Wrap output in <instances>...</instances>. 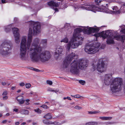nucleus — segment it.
Listing matches in <instances>:
<instances>
[{
	"instance_id": "obj_31",
	"label": "nucleus",
	"mask_w": 125,
	"mask_h": 125,
	"mask_svg": "<svg viewBox=\"0 0 125 125\" xmlns=\"http://www.w3.org/2000/svg\"><path fill=\"white\" fill-rule=\"evenodd\" d=\"M79 83L82 85H84L85 84V82L84 81L81 80L79 81Z\"/></svg>"
},
{
	"instance_id": "obj_4",
	"label": "nucleus",
	"mask_w": 125,
	"mask_h": 125,
	"mask_svg": "<svg viewBox=\"0 0 125 125\" xmlns=\"http://www.w3.org/2000/svg\"><path fill=\"white\" fill-rule=\"evenodd\" d=\"M101 35L104 39L107 38L106 42L108 44L113 43L114 42L113 37V33L111 30H108L105 32H102L100 34L95 33L94 35L95 37H97Z\"/></svg>"
},
{
	"instance_id": "obj_46",
	"label": "nucleus",
	"mask_w": 125,
	"mask_h": 125,
	"mask_svg": "<svg viewBox=\"0 0 125 125\" xmlns=\"http://www.w3.org/2000/svg\"><path fill=\"white\" fill-rule=\"evenodd\" d=\"M7 0H1L2 2L3 3H5L6 2H7Z\"/></svg>"
},
{
	"instance_id": "obj_57",
	"label": "nucleus",
	"mask_w": 125,
	"mask_h": 125,
	"mask_svg": "<svg viewBox=\"0 0 125 125\" xmlns=\"http://www.w3.org/2000/svg\"><path fill=\"white\" fill-rule=\"evenodd\" d=\"M54 10H55V11H58V10L57 9V8H55V9H54Z\"/></svg>"
},
{
	"instance_id": "obj_2",
	"label": "nucleus",
	"mask_w": 125,
	"mask_h": 125,
	"mask_svg": "<svg viewBox=\"0 0 125 125\" xmlns=\"http://www.w3.org/2000/svg\"><path fill=\"white\" fill-rule=\"evenodd\" d=\"M99 30V28L96 27H87L83 29L80 28L76 29L74 31L72 39L66 45V49L69 51L71 47L73 49L76 48L82 44L83 39L81 36L80 32L82 31L85 34H89L91 33H97Z\"/></svg>"
},
{
	"instance_id": "obj_60",
	"label": "nucleus",
	"mask_w": 125,
	"mask_h": 125,
	"mask_svg": "<svg viewBox=\"0 0 125 125\" xmlns=\"http://www.w3.org/2000/svg\"><path fill=\"white\" fill-rule=\"evenodd\" d=\"M33 94V93L32 92H31L30 93H29V95L30 94Z\"/></svg>"
},
{
	"instance_id": "obj_12",
	"label": "nucleus",
	"mask_w": 125,
	"mask_h": 125,
	"mask_svg": "<svg viewBox=\"0 0 125 125\" xmlns=\"http://www.w3.org/2000/svg\"><path fill=\"white\" fill-rule=\"evenodd\" d=\"M13 32L14 34L15 42L19 44L20 41V36L19 33V29L17 28H14L13 29Z\"/></svg>"
},
{
	"instance_id": "obj_64",
	"label": "nucleus",
	"mask_w": 125,
	"mask_h": 125,
	"mask_svg": "<svg viewBox=\"0 0 125 125\" xmlns=\"http://www.w3.org/2000/svg\"><path fill=\"white\" fill-rule=\"evenodd\" d=\"M76 0H70L71 1H75Z\"/></svg>"
},
{
	"instance_id": "obj_50",
	"label": "nucleus",
	"mask_w": 125,
	"mask_h": 125,
	"mask_svg": "<svg viewBox=\"0 0 125 125\" xmlns=\"http://www.w3.org/2000/svg\"><path fill=\"white\" fill-rule=\"evenodd\" d=\"M33 70L37 72L40 71L38 69L34 68H33Z\"/></svg>"
},
{
	"instance_id": "obj_8",
	"label": "nucleus",
	"mask_w": 125,
	"mask_h": 125,
	"mask_svg": "<svg viewBox=\"0 0 125 125\" xmlns=\"http://www.w3.org/2000/svg\"><path fill=\"white\" fill-rule=\"evenodd\" d=\"M78 55H76L74 53L72 52L67 56L66 59L63 61L62 66L64 68H66L69 65L70 62L74 59H77Z\"/></svg>"
},
{
	"instance_id": "obj_23",
	"label": "nucleus",
	"mask_w": 125,
	"mask_h": 125,
	"mask_svg": "<svg viewBox=\"0 0 125 125\" xmlns=\"http://www.w3.org/2000/svg\"><path fill=\"white\" fill-rule=\"evenodd\" d=\"M68 40L67 38L65 37L63 39H62L61 41V42H64L65 43H67L68 42Z\"/></svg>"
},
{
	"instance_id": "obj_10",
	"label": "nucleus",
	"mask_w": 125,
	"mask_h": 125,
	"mask_svg": "<svg viewBox=\"0 0 125 125\" xmlns=\"http://www.w3.org/2000/svg\"><path fill=\"white\" fill-rule=\"evenodd\" d=\"M79 68L78 65V63L74 60L71 64L70 68V72L74 74H77L80 72Z\"/></svg>"
},
{
	"instance_id": "obj_33",
	"label": "nucleus",
	"mask_w": 125,
	"mask_h": 125,
	"mask_svg": "<svg viewBox=\"0 0 125 125\" xmlns=\"http://www.w3.org/2000/svg\"><path fill=\"white\" fill-rule=\"evenodd\" d=\"M65 28H68V29H71V28L70 26V24H66L65 25Z\"/></svg>"
},
{
	"instance_id": "obj_24",
	"label": "nucleus",
	"mask_w": 125,
	"mask_h": 125,
	"mask_svg": "<svg viewBox=\"0 0 125 125\" xmlns=\"http://www.w3.org/2000/svg\"><path fill=\"white\" fill-rule=\"evenodd\" d=\"M112 9L113 10L115 11H113V12L114 13L117 14H118V13H116V11H118V10H118V9L116 6H115L114 7H112Z\"/></svg>"
},
{
	"instance_id": "obj_53",
	"label": "nucleus",
	"mask_w": 125,
	"mask_h": 125,
	"mask_svg": "<svg viewBox=\"0 0 125 125\" xmlns=\"http://www.w3.org/2000/svg\"><path fill=\"white\" fill-rule=\"evenodd\" d=\"M28 68L32 70H33V68L31 67H29Z\"/></svg>"
},
{
	"instance_id": "obj_29",
	"label": "nucleus",
	"mask_w": 125,
	"mask_h": 125,
	"mask_svg": "<svg viewBox=\"0 0 125 125\" xmlns=\"http://www.w3.org/2000/svg\"><path fill=\"white\" fill-rule=\"evenodd\" d=\"M115 123V122H107L104 123V124H105L106 125H113Z\"/></svg>"
},
{
	"instance_id": "obj_41",
	"label": "nucleus",
	"mask_w": 125,
	"mask_h": 125,
	"mask_svg": "<svg viewBox=\"0 0 125 125\" xmlns=\"http://www.w3.org/2000/svg\"><path fill=\"white\" fill-rule=\"evenodd\" d=\"M26 101L25 104L26 105H29V101H30V100L29 99H26L25 101Z\"/></svg>"
},
{
	"instance_id": "obj_37",
	"label": "nucleus",
	"mask_w": 125,
	"mask_h": 125,
	"mask_svg": "<svg viewBox=\"0 0 125 125\" xmlns=\"http://www.w3.org/2000/svg\"><path fill=\"white\" fill-rule=\"evenodd\" d=\"M74 108L76 109L80 110L82 109V107L78 106L77 105L75 106L74 107Z\"/></svg>"
},
{
	"instance_id": "obj_16",
	"label": "nucleus",
	"mask_w": 125,
	"mask_h": 125,
	"mask_svg": "<svg viewBox=\"0 0 125 125\" xmlns=\"http://www.w3.org/2000/svg\"><path fill=\"white\" fill-rule=\"evenodd\" d=\"M48 5L51 7H58L59 5L58 3L55 2L53 1H51L48 3Z\"/></svg>"
},
{
	"instance_id": "obj_48",
	"label": "nucleus",
	"mask_w": 125,
	"mask_h": 125,
	"mask_svg": "<svg viewBox=\"0 0 125 125\" xmlns=\"http://www.w3.org/2000/svg\"><path fill=\"white\" fill-rule=\"evenodd\" d=\"M1 84L3 86H4L6 84V82H2L1 83Z\"/></svg>"
},
{
	"instance_id": "obj_3",
	"label": "nucleus",
	"mask_w": 125,
	"mask_h": 125,
	"mask_svg": "<svg viewBox=\"0 0 125 125\" xmlns=\"http://www.w3.org/2000/svg\"><path fill=\"white\" fill-rule=\"evenodd\" d=\"M111 74H105L104 77V82L106 85L110 84V93L113 95H117L123 87V80L120 77H116L112 80Z\"/></svg>"
},
{
	"instance_id": "obj_6",
	"label": "nucleus",
	"mask_w": 125,
	"mask_h": 125,
	"mask_svg": "<svg viewBox=\"0 0 125 125\" xmlns=\"http://www.w3.org/2000/svg\"><path fill=\"white\" fill-rule=\"evenodd\" d=\"M79 8H82L84 9H85L88 10H91L95 12V11H98L108 13V11L106 8L105 6H102L98 8L96 7L93 5L91 6H82L79 7Z\"/></svg>"
},
{
	"instance_id": "obj_36",
	"label": "nucleus",
	"mask_w": 125,
	"mask_h": 125,
	"mask_svg": "<svg viewBox=\"0 0 125 125\" xmlns=\"http://www.w3.org/2000/svg\"><path fill=\"white\" fill-rule=\"evenodd\" d=\"M121 31L123 32V33L124 34H125V27L123 28V27H122L123 26H121Z\"/></svg>"
},
{
	"instance_id": "obj_51",
	"label": "nucleus",
	"mask_w": 125,
	"mask_h": 125,
	"mask_svg": "<svg viewBox=\"0 0 125 125\" xmlns=\"http://www.w3.org/2000/svg\"><path fill=\"white\" fill-rule=\"evenodd\" d=\"M20 124V123L19 122H17L15 123V124L16 125H18Z\"/></svg>"
},
{
	"instance_id": "obj_30",
	"label": "nucleus",
	"mask_w": 125,
	"mask_h": 125,
	"mask_svg": "<svg viewBox=\"0 0 125 125\" xmlns=\"http://www.w3.org/2000/svg\"><path fill=\"white\" fill-rule=\"evenodd\" d=\"M47 91H51V92H54L55 93H57V92L59 91L58 90H52V89L51 88H49L47 90Z\"/></svg>"
},
{
	"instance_id": "obj_26",
	"label": "nucleus",
	"mask_w": 125,
	"mask_h": 125,
	"mask_svg": "<svg viewBox=\"0 0 125 125\" xmlns=\"http://www.w3.org/2000/svg\"><path fill=\"white\" fill-rule=\"evenodd\" d=\"M71 96L76 98H81V97H83L80 96L79 94H77L76 95H71Z\"/></svg>"
},
{
	"instance_id": "obj_44",
	"label": "nucleus",
	"mask_w": 125,
	"mask_h": 125,
	"mask_svg": "<svg viewBox=\"0 0 125 125\" xmlns=\"http://www.w3.org/2000/svg\"><path fill=\"white\" fill-rule=\"evenodd\" d=\"M66 99H68L70 100H72V99L70 98V97H69L68 96H67L66 97H64L63 98V99L64 100H65Z\"/></svg>"
},
{
	"instance_id": "obj_58",
	"label": "nucleus",
	"mask_w": 125,
	"mask_h": 125,
	"mask_svg": "<svg viewBox=\"0 0 125 125\" xmlns=\"http://www.w3.org/2000/svg\"><path fill=\"white\" fill-rule=\"evenodd\" d=\"M9 115H10V114L9 113H7L6 115V116H9Z\"/></svg>"
},
{
	"instance_id": "obj_61",
	"label": "nucleus",
	"mask_w": 125,
	"mask_h": 125,
	"mask_svg": "<svg viewBox=\"0 0 125 125\" xmlns=\"http://www.w3.org/2000/svg\"><path fill=\"white\" fill-rule=\"evenodd\" d=\"M2 116V115L1 114H0V117H1Z\"/></svg>"
},
{
	"instance_id": "obj_25",
	"label": "nucleus",
	"mask_w": 125,
	"mask_h": 125,
	"mask_svg": "<svg viewBox=\"0 0 125 125\" xmlns=\"http://www.w3.org/2000/svg\"><path fill=\"white\" fill-rule=\"evenodd\" d=\"M88 113L89 114H93L99 113V111H88Z\"/></svg>"
},
{
	"instance_id": "obj_15",
	"label": "nucleus",
	"mask_w": 125,
	"mask_h": 125,
	"mask_svg": "<svg viewBox=\"0 0 125 125\" xmlns=\"http://www.w3.org/2000/svg\"><path fill=\"white\" fill-rule=\"evenodd\" d=\"M114 38L117 40L123 42L124 40H125V35L115 36L114 37Z\"/></svg>"
},
{
	"instance_id": "obj_21",
	"label": "nucleus",
	"mask_w": 125,
	"mask_h": 125,
	"mask_svg": "<svg viewBox=\"0 0 125 125\" xmlns=\"http://www.w3.org/2000/svg\"><path fill=\"white\" fill-rule=\"evenodd\" d=\"M52 116L50 114L48 113L43 117V118L47 119H50L52 118Z\"/></svg>"
},
{
	"instance_id": "obj_35",
	"label": "nucleus",
	"mask_w": 125,
	"mask_h": 125,
	"mask_svg": "<svg viewBox=\"0 0 125 125\" xmlns=\"http://www.w3.org/2000/svg\"><path fill=\"white\" fill-rule=\"evenodd\" d=\"M46 83L47 84L51 85L52 84V81L50 80H47Z\"/></svg>"
},
{
	"instance_id": "obj_49",
	"label": "nucleus",
	"mask_w": 125,
	"mask_h": 125,
	"mask_svg": "<svg viewBox=\"0 0 125 125\" xmlns=\"http://www.w3.org/2000/svg\"><path fill=\"white\" fill-rule=\"evenodd\" d=\"M7 122V120H5L3 121L1 123H6Z\"/></svg>"
},
{
	"instance_id": "obj_43",
	"label": "nucleus",
	"mask_w": 125,
	"mask_h": 125,
	"mask_svg": "<svg viewBox=\"0 0 125 125\" xmlns=\"http://www.w3.org/2000/svg\"><path fill=\"white\" fill-rule=\"evenodd\" d=\"M95 2L97 4H99V3L101 2V1L99 0H95Z\"/></svg>"
},
{
	"instance_id": "obj_11",
	"label": "nucleus",
	"mask_w": 125,
	"mask_h": 125,
	"mask_svg": "<svg viewBox=\"0 0 125 125\" xmlns=\"http://www.w3.org/2000/svg\"><path fill=\"white\" fill-rule=\"evenodd\" d=\"M77 62L78 63L79 68L81 70L86 69L88 66L89 61L85 59H81Z\"/></svg>"
},
{
	"instance_id": "obj_7",
	"label": "nucleus",
	"mask_w": 125,
	"mask_h": 125,
	"mask_svg": "<svg viewBox=\"0 0 125 125\" xmlns=\"http://www.w3.org/2000/svg\"><path fill=\"white\" fill-rule=\"evenodd\" d=\"M100 46V44L99 43H97L95 45L91 46H86L84 48V51L87 54H94L99 51Z\"/></svg>"
},
{
	"instance_id": "obj_32",
	"label": "nucleus",
	"mask_w": 125,
	"mask_h": 125,
	"mask_svg": "<svg viewBox=\"0 0 125 125\" xmlns=\"http://www.w3.org/2000/svg\"><path fill=\"white\" fill-rule=\"evenodd\" d=\"M25 86L26 88H29L31 87V85L30 83H27L25 84Z\"/></svg>"
},
{
	"instance_id": "obj_5",
	"label": "nucleus",
	"mask_w": 125,
	"mask_h": 125,
	"mask_svg": "<svg viewBox=\"0 0 125 125\" xmlns=\"http://www.w3.org/2000/svg\"><path fill=\"white\" fill-rule=\"evenodd\" d=\"M11 49V47L10 43L7 41L3 42L0 47V53L3 55H6L9 53V51Z\"/></svg>"
},
{
	"instance_id": "obj_18",
	"label": "nucleus",
	"mask_w": 125,
	"mask_h": 125,
	"mask_svg": "<svg viewBox=\"0 0 125 125\" xmlns=\"http://www.w3.org/2000/svg\"><path fill=\"white\" fill-rule=\"evenodd\" d=\"M121 12H125V4L124 5L123 7H121L120 9L119 10H118V11H116V13H119Z\"/></svg>"
},
{
	"instance_id": "obj_1",
	"label": "nucleus",
	"mask_w": 125,
	"mask_h": 125,
	"mask_svg": "<svg viewBox=\"0 0 125 125\" xmlns=\"http://www.w3.org/2000/svg\"><path fill=\"white\" fill-rule=\"evenodd\" d=\"M30 26L33 25V32L32 30L29 28L26 44L27 36H24L22 37L20 44V58L25 60L27 58V49L29 50V55L31 60L33 62H38L40 61L45 62L48 61L51 57L50 52L47 51H42V47L39 43L40 40L36 38L32 42L33 32L34 35H36L40 32L41 26L38 22L30 21L29 22Z\"/></svg>"
},
{
	"instance_id": "obj_47",
	"label": "nucleus",
	"mask_w": 125,
	"mask_h": 125,
	"mask_svg": "<svg viewBox=\"0 0 125 125\" xmlns=\"http://www.w3.org/2000/svg\"><path fill=\"white\" fill-rule=\"evenodd\" d=\"M13 111L16 112H17L18 111V109L17 108H15L13 109Z\"/></svg>"
},
{
	"instance_id": "obj_14",
	"label": "nucleus",
	"mask_w": 125,
	"mask_h": 125,
	"mask_svg": "<svg viewBox=\"0 0 125 125\" xmlns=\"http://www.w3.org/2000/svg\"><path fill=\"white\" fill-rule=\"evenodd\" d=\"M16 99L19 104H22L24 103L25 100L24 99L22 96H19L16 98Z\"/></svg>"
},
{
	"instance_id": "obj_19",
	"label": "nucleus",
	"mask_w": 125,
	"mask_h": 125,
	"mask_svg": "<svg viewBox=\"0 0 125 125\" xmlns=\"http://www.w3.org/2000/svg\"><path fill=\"white\" fill-rule=\"evenodd\" d=\"M112 117H111L102 116L99 117L100 119H101L102 120H110L112 119Z\"/></svg>"
},
{
	"instance_id": "obj_17",
	"label": "nucleus",
	"mask_w": 125,
	"mask_h": 125,
	"mask_svg": "<svg viewBox=\"0 0 125 125\" xmlns=\"http://www.w3.org/2000/svg\"><path fill=\"white\" fill-rule=\"evenodd\" d=\"M14 28H13V27L12 26L11 24L5 27V30L6 32H8L10 31L11 30V29H12L13 30V29Z\"/></svg>"
},
{
	"instance_id": "obj_54",
	"label": "nucleus",
	"mask_w": 125,
	"mask_h": 125,
	"mask_svg": "<svg viewBox=\"0 0 125 125\" xmlns=\"http://www.w3.org/2000/svg\"><path fill=\"white\" fill-rule=\"evenodd\" d=\"M15 88V86H12L11 87V89L12 90H14Z\"/></svg>"
},
{
	"instance_id": "obj_45",
	"label": "nucleus",
	"mask_w": 125,
	"mask_h": 125,
	"mask_svg": "<svg viewBox=\"0 0 125 125\" xmlns=\"http://www.w3.org/2000/svg\"><path fill=\"white\" fill-rule=\"evenodd\" d=\"M85 125H92V122L86 123Z\"/></svg>"
},
{
	"instance_id": "obj_28",
	"label": "nucleus",
	"mask_w": 125,
	"mask_h": 125,
	"mask_svg": "<svg viewBox=\"0 0 125 125\" xmlns=\"http://www.w3.org/2000/svg\"><path fill=\"white\" fill-rule=\"evenodd\" d=\"M34 111L38 114H41L42 113V110L39 108L34 109Z\"/></svg>"
},
{
	"instance_id": "obj_52",
	"label": "nucleus",
	"mask_w": 125,
	"mask_h": 125,
	"mask_svg": "<svg viewBox=\"0 0 125 125\" xmlns=\"http://www.w3.org/2000/svg\"><path fill=\"white\" fill-rule=\"evenodd\" d=\"M74 8L75 10H78V9L79 8L78 7H74Z\"/></svg>"
},
{
	"instance_id": "obj_62",
	"label": "nucleus",
	"mask_w": 125,
	"mask_h": 125,
	"mask_svg": "<svg viewBox=\"0 0 125 125\" xmlns=\"http://www.w3.org/2000/svg\"><path fill=\"white\" fill-rule=\"evenodd\" d=\"M31 120H29V122H31Z\"/></svg>"
},
{
	"instance_id": "obj_63",
	"label": "nucleus",
	"mask_w": 125,
	"mask_h": 125,
	"mask_svg": "<svg viewBox=\"0 0 125 125\" xmlns=\"http://www.w3.org/2000/svg\"><path fill=\"white\" fill-rule=\"evenodd\" d=\"M10 122H11V121H8V122L9 123H10Z\"/></svg>"
},
{
	"instance_id": "obj_40",
	"label": "nucleus",
	"mask_w": 125,
	"mask_h": 125,
	"mask_svg": "<svg viewBox=\"0 0 125 125\" xmlns=\"http://www.w3.org/2000/svg\"><path fill=\"white\" fill-rule=\"evenodd\" d=\"M8 97L7 96H3V100H6L8 99Z\"/></svg>"
},
{
	"instance_id": "obj_20",
	"label": "nucleus",
	"mask_w": 125,
	"mask_h": 125,
	"mask_svg": "<svg viewBox=\"0 0 125 125\" xmlns=\"http://www.w3.org/2000/svg\"><path fill=\"white\" fill-rule=\"evenodd\" d=\"M20 112L22 114L28 115L29 113L28 110L23 109L21 110L20 111Z\"/></svg>"
},
{
	"instance_id": "obj_34",
	"label": "nucleus",
	"mask_w": 125,
	"mask_h": 125,
	"mask_svg": "<svg viewBox=\"0 0 125 125\" xmlns=\"http://www.w3.org/2000/svg\"><path fill=\"white\" fill-rule=\"evenodd\" d=\"M41 107H42L44 109H48L49 108V107H48L46 105H43L41 106Z\"/></svg>"
},
{
	"instance_id": "obj_13",
	"label": "nucleus",
	"mask_w": 125,
	"mask_h": 125,
	"mask_svg": "<svg viewBox=\"0 0 125 125\" xmlns=\"http://www.w3.org/2000/svg\"><path fill=\"white\" fill-rule=\"evenodd\" d=\"M63 48V46H58L57 47L55 52L54 56L56 59H57L59 56L62 55Z\"/></svg>"
},
{
	"instance_id": "obj_39",
	"label": "nucleus",
	"mask_w": 125,
	"mask_h": 125,
	"mask_svg": "<svg viewBox=\"0 0 125 125\" xmlns=\"http://www.w3.org/2000/svg\"><path fill=\"white\" fill-rule=\"evenodd\" d=\"M98 123L96 122H92V125H97Z\"/></svg>"
},
{
	"instance_id": "obj_9",
	"label": "nucleus",
	"mask_w": 125,
	"mask_h": 125,
	"mask_svg": "<svg viewBox=\"0 0 125 125\" xmlns=\"http://www.w3.org/2000/svg\"><path fill=\"white\" fill-rule=\"evenodd\" d=\"M96 66V68L93 65L94 70L96 69L97 71L100 73H102L106 70L105 64L102 59H100L98 60Z\"/></svg>"
},
{
	"instance_id": "obj_22",
	"label": "nucleus",
	"mask_w": 125,
	"mask_h": 125,
	"mask_svg": "<svg viewBox=\"0 0 125 125\" xmlns=\"http://www.w3.org/2000/svg\"><path fill=\"white\" fill-rule=\"evenodd\" d=\"M47 43V40L46 39H42V40L41 44H42L43 46L46 45Z\"/></svg>"
},
{
	"instance_id": "obj_42",
	"label": "nucleus",
	"mask_w": 125,
	"mask_h": 125,
	"mask_svg": "<svg viewBox=\"0 0 125 125\" xmlns=\"http://www.w3.org/2000/svg\"><path fill=\"white\" fill-rule=\"evenodd\" d=\"M20 86H23L25 85V84L23 82H21L19 84Z\"/></svg>"
},
{
	"instance_id": "obj_59",
	"label": "nucleus",
	"mask_w": 125,
	"mask_h": 125,
	"mask_svg": "<svg viewBox=\"0 0 125 125\" xmlns=\"http://www.w3.org/2000/svg\"><path fill=\"white\" fill-rule=\"evenodd\" d=\"M21 92V90H18L17 91V93H19V92Z\"/></svg>"
},
{
	"instance_id": "obj_55",
	"label": "nucleus",
	"mask_w": 125,
	"mask_h": 125,
	"mask_svg": "<svg viewBox=\"0 0 125 125\" xmlns=\"http://www.w3.org/2000/svg\"><path fill=\"white\" fill-rule=\"evenodd\" d=\"M32 124L33 125H36L37 124V123L35 122H33L32 123Z\"/></svg>"
},
{
	"instance_id": "obj_27",
	"label": "nucleus",
	"mask_w": 125,
	"mask_h": 125,
	"mask_svg": "<svg viewBox=\"0 0 125 125\" xmlns=\"http://www.w3.org/2000/svg\"><path fill=\"white\" fill-rule=\"evenodd\" d=\"M51 124H53L56 125H61V123H59V122H52L49 123Z\"/></svg>"
},
{
	"instance_id": "obj_38",
	"label": "nucleus",
	"mask_w": 125,
	"mask_h": 125,
	"mask_svg": "<svg viewBox=\"0 0 125 125\" xmlns=\"http://www.w3.org/2000/svg\"><path fill=\"white\" fill-rule=\"evenodd\" d=\"M8 94V92L6 91H4L2 94L3 96H7Z\"/></svg>"
},
{
	"instance_id": "obj_56",
	"label": "nucleus",
	"mask_w": 125,
	"mask_h": 125,
	"mask_svg": "<svg viewBox=\"0 0 125 125\" xmlns=\"http://www.w3.org/2000/svg\"><path fill=\"white\" fill-rule=\"evenodd\" d=\"M25 124H26V123L23 122L21 124V125H24Z\"/></svg>"
}]
</instances>
